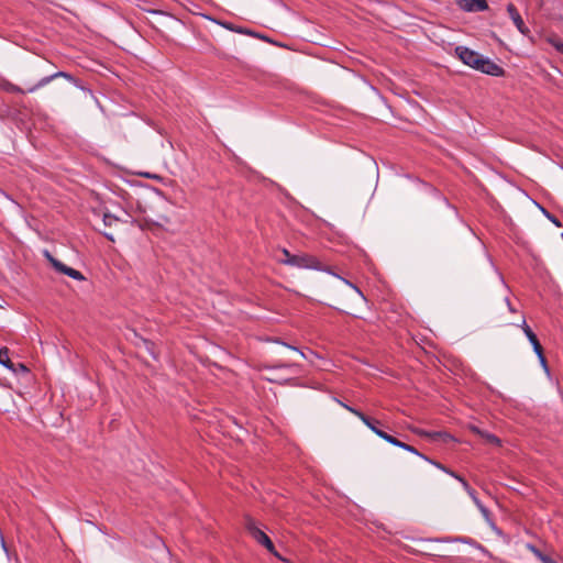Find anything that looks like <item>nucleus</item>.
Segmentation results:
<instances>
[{
  "label": "nucleus",
  "instance_id": "nucleus-1",
  "mask_svg": "<svg viewBox=\"0 0 563 563\" xmlns=\"http://www.w3.org/2000/svg\"><path fill=\"white\" fill-rule=\"evenodd\" d=\"M455 53L459 58L467 66L492 76L504 75V69L489 58H485L475 51L464 46H457Z\"/></svg>",
  "mask_w": 563,
  "mask_h": 563
},
{
  "label": "nucleus",
  "instance_id": "nucleus-2",
  "mask_svg": "<svg viewBox=\"0 0 563 563\" xmlns=\"http://www.w3.org/2000/svg\"><path fill=\"white\" fill-rule=\"evenodd\" d=\"M340 280L344 285V289L341 290V294L345 299L340 301V310L349 314L356 316L355 306L363 303L365 301V297L356 286L346 279L340 278Z\"/></svg>",
  "mask_w": 563,
  "mask_h": 563
},
{
  "label": "nucleus",
  "instance_id": "nucleus-3",
  "mask_svg": "<svg viewBox=\"0 0 563 563\" xmlns=\"http://www.w3.org/2000/svg\"><path fill=\"white\" fill-rule=\"evenodd\" d=\"M245 529L247 532L262 545H264L271 553L275 556L279 558L278 553L275 551V547L268 536L263 532L255 523V521L251 518L245 519Z\"/></svg>",
  "mask_w": 563,
  "mask_h": 563
},
{
  "label": "nucleus",
  "instance_id": "nucleus-4",
  "mask_svg": "<svg viewBox=\"0 0 563 563\" xmlns=\"http://www.w3.org/2000/svg\"><path fill=\"white\" fill-rule=\"evenodd\" d=\"M288 266L301 269H323L319 260L316 256L307 253L295 254Z\"/></svg>",
  "mask_w": 563,
  "mask_h": 563
},
{
  "label": "nucleus",
  "instance_id": "nucleus-5",
  "mask_svg": "<svg viewBox=\"0 0 563 563\" xmlns=\"http://www.w3.org/2000/svg\"><path fill=\"white\" fill-rule=\"evenodd\" d=\"M57 77H68V75L66 73H63V71H58L54 75H51V76H46L44 78H42L36 85L30 87L29 89L24 90L22 88H20L19 86H15L13 84H10L8 86V90L10 92H15V93H25V92H34L35 90L46 86L47 84H49L54 78H57Z\"/></svg>",
  "mask_w": 563,
  "mask_h": 563
},
{
  "label": "nucleus",
  "instance_id": "nucleus-6",
  "mask_svg": "<svg viewBox=\"0 0 563 563\" xmlns=\"http://www.w3.org/2000/svg\"><path fill=\"white\" fill-rule=\"evenodd\" d=\"M45 256L57 272L65 274V275L71 277L74 279H77V280L85 279L84 275L79 271L65 265L60 261L53 257L47 251L45 252Z\"/></svg>",
  "mask_w": 563,
  "mask_h": 563
},
{
  "label": "nucleus",
  "instance_id": "nucleus-7",
  "mask_svg": "<svg viewBox=\"0 0 563 563\" xmlns=\"http://www.w3.org/2000/svg\"><path fill=\"white\" fill-rule=\"evenodd\" d=\"M342 406L349 410L350 412H352L354 416H356L369 430H372L377 437H378V433L383 432V430L378 429L377 426L380 424V422L378 420H374V419H371L369 417H367L366 415H364L362 411L355 409V408H352L347 405H344L342 404Z\"/></svg>",
  "mask_w": 563,
  "mask_h": 563
},
{
  "label": "nucleus",
  "instance_id": "nucleus-8",
  "mask_svg": "<svg viewBox=\"0 0 563 563\" xmlns=\"http://www.w3.org/2000/svg\"><path fill=\"white\" fill-rule=\"evenodd\" d=\"M507 12H508L510 19L512 20L514 24L518 29V31L523 35H528L529 29L526 26L520 13L518 12L517 8L512 3H509L507 5Z\"/></svg>",
  "mask_w": 563,
  "mask_h": 563
},
{
  "label": "nucleus",
  "instance_id": "nucleus-9",
  "mask_svg": "<svg viewBox=\"0 0 563 563\" xmlns=\"http://www.w3.org/2000/svg\"><path fill=\"white\" fill-rule=\"evenodd\" d=\"M455 2L465 11H484L488 8L486 0H455Z\"/></svg>",
  "mask_w": 563,
  "mask_h": 563
},
{
  "label": "nucleus",
  "instance_id": "nucleus-10",
  "mask_svg": "<svg viewBox=\"0 0 563 563\" xmlns=\"http://www.w3.org/2000/svg\"><path fill=\"white\" fill-rule=\"evenodd\" d=\"M522 329H523L526 336L532 344V347H533V351L536 352V354H541V351L543 350V347L540 344L537 335L533 333V331L530 329V327L527 325L525 319H522Z\"/></svg>",
  "mask_w": 563,
  "mask_h": 563
},
{
  "label": "nucleus",
  "instance_id": "nucleus-11",
  "mask_svg": "<svg viewBox=\"0 0 563 563\" xmlns=\"http://www.w3.org/2000/svg\"><path fill=\"white\" fill-rule=\"evenodd\" d=\"M437 467L443 470L444 472L451 474L452 476H454L456 479H459L462 484H463V487L465 488V490L468 493V495L473 498V500L475 501V504L478 506L479 500L477 499V497L475 496V492L474 489H472L470 487V485L467 484L466 481H464L462 477H460L459 475H456L455 473L453 472H450L448 471L444 466H442L440 463H435V462H432Z\"/></svg>",
  "mask_w": 563,
  "mask_h": 563
},
{
  "label": "nucleus",
  "instance_id": "nucleus-12",
  "mask_svg": "<svg viewBox=\"0 0 563 563\" xmlns=\"http://www.w3.org/2000/svg\"><path fill=\"white\" fill-rule=\"evenodd\" d=\"M0 364L13 372H16L14 363L10 360V352L7 347L0 350Z\"/></svg>",
  "mask_w": 563,
  "mask_h": 563
},
{
  "label": "nucleus",
  "instance_id": "nucleus-13",
  "mask_svg": "<svg viewBox=\"0 0 563 563\" xmlns=\"http://www.w3.org/2000/svg\"><path fill=\"white\" fill-rule=\"evenodd\" d=\"M471 429L473 432H475V433L479 434L482 438H484L487 442L493 443V444H499V439L496 435L481 431L476 427H472Z\"/></svg>",
  "mask_w": 563,
  "mask_h": 563
},
{
  "label": "nucleus",
  "instance_id": "nucleus-14",
  "mask_svg": "<svg viewBox=\"0 0 563 563\" xmlns=\"http://www.w3.org/2000/svg\"><path fill=\"white\" fill-rule=\"evenodd\" d=\"M415 432L420 437L429 438L432 440L441 439L444 435L441 432H429V431L420 430V429L415 430Z\"/></svg>",
  "mask_w": 563,
  "mask_h": 563
},
{
  "label": "nucleus",
  "instance_id": "nucleus-15",
  "mask_svg": "<svg viewBox=\"0 0 563 563\" xmlns=\"http://www.w3.org/2000/svg\"><path fill=\"white\" fill-rule=\"evenodd\" d=\"M282 256L277 257L278 263L284 265H289L290 260L294 257L295 254H291L287 249L280 250Z\"/></svg>",
  "mask_w": 563,
  "mask_h": 563
},
{
  "label": "nucleus",
  "instance_id": "nucleus-16",
  "mask_svg": "<svg viewBox=\"0 0 563 563\" xmlns=\"http://www.w3.org/2000/svg\"><path fill=\"white\" fill-rule=\"evenodd\" d=\"M530 549L534 553V555L541 560L542 563H556L553 559H551L550 556L543 554L537 548L530 547Z\"/></svg>",
  "mask_w": 563,
  "mask_h": 563
},
{
  "label": "nucleus",
  "instance_id": "nucleus-17",
  "mask_svg": "<svg viewBox=\"0 0 563 563\" xmlns=\"http://www.w3.org/2000/svg\"><path fill=\"white\" fill-rule=\"evenodd\" d=\"M378 437L383 440H385L386 442L395 445V446H399L400 445V442L398 439H396L395 437L386 433L385 431L378 433Z\"/></svg>",
  "mask_w": 563,
  "mask_h": 563
},
{
  "label": "nucleus",
  "instance_id": "nucleus-18",
  "mask_svg": "<svg viewBox=\"0 0 563 563\" xmlns=\"http://www.w3.org/2000/svg\"><path fill=\"white\" fill-rule=\"evenodd\" d=\"M548 42L560 53L563 54V42L555 35L548 37Z\"/></svg>",
  "mask_w": 563,
  "mask_h": 563
},
{
  "label": "nucleus",
  "instance_id": "nucleus-19",
  "mask_svg": "<svg viewBox=\"0 0 563 563\" xmlns=\"http://www.w3.org/2000/svg\"><path fill=\"white\" fill-rule=\"evenodd\" d=\"M120 222L119 218L113 214L104 213L103 214V223L106 227H112Z\"/></svg>",
  "mask_w": 563,
  "mask_h": 563
},
{
  "label": "nucleus",
  "instance_id": "nucleus-20",
  "mask_svg": "<svg viewBox=\"0 0 563 563\" xmlns=\"http://www.w3.org/2000/svg\"><path fill=\"white\" fill-rule=\"evenodd\" d=\"M398 448H401V449H404V450H406L408 452H411L413 454H417V455L428 460L424 455L420 454L413 446H411V445H409L407 443L400 442V445Z\"/></svg>",
  "mask_w": 563,
  "mask_h": 563
},
{
  "label": "nucleus",
  "instance_id": "nucleus-21",
  "mask_svg": "<svg viewBox=\"0 0 563 563\" xmlns=\"http://www.w3.org/2000/svg\"><path fill=\"white\" fill-rule=\"evenodd\" d=\"M478 508H479L481 512L483 514L484 518L486 520H488L489 511L487 510V508H485L482 504H478Z\"/></svg>",
  "mask_w": 563,
  "mask_h": 563
},
{
  "label": "nucleus",
  "instance_id": "nucleus-22",
  "mask_svg": "<svg viewBox=\"0 0 563 563\" xmlns=\"http://www.w3.org/2000/svg\"><path fill=\"white\" fill-rule=\"evenodd\" d=\"M539 360H540V363L542 364L543 367L547 368V360L544 357V354H543V350L541 351V354H537Z\"/></svg>",
  "mask_w": 563,
  "mask_h": 563
},
{
  "label": "nucleus",
  "instance_id": "nucleus-23",
  "mask_svg": "<svg viewBox=\"0 0 563 563\" xmlns=\"http://www.w3.org/2000/svg\"><path fill=\"white\" fill-rule=\"evenodd\" d=\"M15 369H16V372L18 371H21L23 373H27L29 372L27 367L24 364H22V363H19L18 364V368H15Z\"/></svg>",
  "mask_w": 563,
  "mask_h": 563
},
{
  "label": "nucleus",
  "instance_id": "nucleus-24",
  "mask_svg": "<svg viewBox=\"0 0 563 563\" xmlns=\"http://www.w3.org/2000/svg\"><path fill=\"white\" fill-rule=\"evenodd\" d=\"M289 350L294 351L295 353H297L298 355H300L301 357H305V354L302 352H300L299 350H297L296 347H292L290 345H286Z\"/></svg>",
  "mask_w": 563,
  "mask_h": 563
},
{
  "label": "nucleus",
  "instance_id": "nucleus-25",
  "mask_svg": "<svg viewBox=\"0 0 563 563\" xmlns=\"http://www.w3.org/2000/svg\"><path fill=\"white\" fill-rule=\"evenodd\" d=\"M104 236L112 242L114 241V236L112 235V233L104 232Z\"/></svg>",
  "mask_w": 563,
  "mask_h": 563
}]
</instances>
